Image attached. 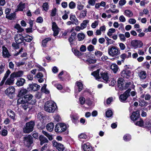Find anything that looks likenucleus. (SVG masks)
I'll return each instance as SVG.
<instances>
[{"label": "nucleus", "mask_w": 151, "mask_h": 151, "mask_svg": "<svg viewBox=\"0 0 151 151\" xmlns=\"http://www.w3.org/2000/svg\"><path fill=\"white\" fill-rule=\"evenodd\" d=\"M57 108L56 104L52 101H48L45 103L44 105L45 110L49 113H53Z\"/></svg>", "instance_id": "obj_1"}, {"label": "nucleus", "mask_w": 151, "mask_h": 151, "mask_svg": "<svg viewBox=\"0 0 151 151\" xmlns=\"http://www.w3.org/2000/svg\"><path fill=\"white\" fill-rule=\"evenodd\" d=\"M108 52L109 55L112 57L116 56L120 54L119 48L113 45H111L108 47Z\"/></svg>", "instance_id": "obj_2"}, {"label": "nucleus", "mask_w": 151, "mask_h": 151, "mask_svg": "<svg viewBox=\"0 0 151 151\" xmlns=\"http://www.w3.org/2000/svg\"><path fill=\"white\" fill-rule=\"evenodd\" d=\"M35 124L34 122L31 121L26 123L23 128V132L25 133H29L33 130Z\"/></svg>", "instance_id": "obj_3"}, {"label": "nucleus", "mask_w": 151, "mask_h": 151, "mask_svg": "<svg viewBox=\"0 0 151 151\" xmlns=\"http://www.w3.org/2000/svg\"><path fill=\"white\" fill-rule=\"evenodd\" d=\"M67 128L66 125L63 123H58L55 126V130L56 132H62L65 131Z\"/></svg>", "instance_id": "obj_4"}, {"label": "nucleus", "mask_w": 151, "mask_h": 151, "mask_svg": "<svg viewBox=\"0 0 151 151\" xmlns=\"http://www.w3.org/2000/svg\"><path fill=\"white\" fill-rule=\"evenodd\" d=\"M131 89H129L126 90L123 94H121L119 97L120 100L122 102H124L127 98L130 96V92Z\"/></svg>", "instance_id": "obj_5"}, {"label": "nucleus", "mask_w": 151, "mask_h": 151, "mask_svg": "<svg viewBox=\"0 0 151 151\" xmlns=\"http://www.w3.org/2000/svg\"><path fill=\"white\" fill-rule=\"evenodd\" d=\"M131 46L134 48H141L143 45V43L140 40H134L131 42Z\"/></svg>", "instance_id": "obj_6"}, {"label": "nucleus", "mask_w": 151, "mask_h": 151, "mask_svg": "<svg viewBox=\"0 0 151 151\" xmlns=\"http://www.w3.org/2000/svg\"><path fill=\"white\" fill-rule=\"evenodd\" d=\"M15 90L14 86H10L5 90V94L8 97H11L14 93Z\"/></svg>", "instance_id": "obj_7"}, {"label": "nucleus", "mask_w": 151, "mask_h": 151, "mask_svg": "<svg viewBox=\"0 0 151 151\" xmlns=\"http://www.w3.org/2000/svg\"><path fill=\"white\" fill-rule=\"evenodd\" d=\"M53 146L56 147L59 151H66V150L65 147H64L63 145L55 141H53Z\"/></svg>", "instance_id": "obj_8"}, {"label": "nucleus", "mask_w": 151, "mask_h": 151, "mask_svg": "<svg viewBox=\"0 0 151 151\" xmlns=\"http://www.w3.org/2000/svg\"><path fill=\"white\" fill-rule=\"evenodd\" d=\"M131 72L130 70L125 69L122 70L120 73L121 76L124 78L128 79L131 76Z\"/></svg>", "instance_id": "obj_9"}, {"label": "nucleus", "mask_w": 151, "mask_h": 151, "mask_svg": "<svg viewBox=\"0 0 151 151\" xmlns=\"http://www.w3.org/2000/svg\"><path fill=\"white\" fill-rule=\"evenodd\" d=\"M24 143L29 146L33 143L32 137L30 135H28L24 137Z\"/></svg>", "instance_id": "obj_10"}, {"label": "nucleus", "mask_w": 151, "mask_h": 151, "mask_svg": "<svg viewBox=\"0 0 151 151\" xmlns=\"http://www.w3.org/2000/svg\"><path fill=\"white\" fill-rule=\"evenodd\" d=\"M24 99L27 101H31L30 103L32 104H35L36 102L35 99L34 98L33 96L30 94L25 95L24 97Z\"/></svg>", "instance_id": "obj_11"}, {"label": "nucleus", "mask_w": 151, "mask_h": 151, "mask_svg": "<svg viewBox=\"0 0 151 151\" xmlns=\"http://www.w3.org/2000/svg\"><path fill=\"white\" fill-rule=\"evenodd\" d=\"M14 38L15 42L17 44L22 43L24 41V37L23 36L19 34L15 35Z\"/></svg>", "instance_id": "obj_12"}, {"label": "nucleus", "mask_w": 151, "mask_h": 151, "mask_svg": "<svg viewBox=\"0 0 151 151\" xmlns=\"http://www.w3.org/2000/svg\"><path fill=\"white\" fill-rule=\"evenodd\" d=\"M14 75L11 74L9 78L7 79L5 83V84L6 85L11 86L14 83L15 80Z\"/></svg>", "instance_id": "obj_13"}, {"label": "nucleus", "mask_w": 151, "mask_h": 151, "mask_svg": "<svg viewBox=\"0 0 151 151\" xmlns=\"http://www.w3.org/2000/svg\"><path fill=\"white\" fill-rule=\"evenodd\" d=\"M2 48V56L4 58H9L11 56V55L9 53L7 49L4 46H3Z\"/></svg>", "instance_id": "obj_14"}, {"label": "nucleus", "mask_w": 151, "mask_h": 151, "mask_svg": "<svg viewBox=\"0 0 151 151\" xmlns=\"http://www.w3.org/2000/svg\"><path fill=\"white\" fill-rule=\"evenodd\" d=\"M52 28L53 31V36L54 37H56L59 34V29L55 22H52Z\"/></svg>", "instance_id": "obj_15"}, {"label": "nucleus", "mask_w": 151, "mask_h": 151, "mask_svg": "<svg viewBox=\"0 0 151 151\" xmlns=\"http://www.w3.org/2000/svg\"><path fill=\"white\" fill-rule=\"evenodd\" d=\"M40 86L36 84H32L29 85L28 89L29 90L36 91L40 88Z\"/></svg>", "instance_id": "obj_16"}, {"label": "nucleus", "mask_w": 151, "mask_h": 151, "mask_svg": "<svg viewBox=\"0 0 151 151\" xmlns=\"http://www.w3.org/2000/svg\"><path fill=\"white\" fill-rule=\"evenodd\" d=\"M138 76L141 80H143L147 77L146 72L145 70H142L138 72L137 73Z\"/></svg>", "instance_id": "obj_17"}, {"label": "nucleus", "mask_w": 151, "mask_h": 151, "mask_svg": "<svg viewBox=\"0 0 151 151\" xmlns=\"http://www.w3.org/2000/svg\"><path fill=\"white\" fill-rule=\"evenodd\" d=\"M139 116V112L138 111L133 112L131 116V120L133 121L136 120Z\"/></svg>", "instance_id": "obj_18"}, {"label": "nucleus", "mask_w": 151, "mask_h": 151, "mask_svg": "<svg viewBox=\"0 0 151 151\" xmlns=\"http://www.w3.org/2000/svg\"><path fill=\"white\" fill-rule=\"evenodd\" d=\"M101 75L102 78L104 81V82L107 83L109 81V78L108 74L107 73H101Z\"/></svg>", "instance_id": "obj_19"}, {"label": "nucleus", "mask_w": 151, "mask_h": 151, "mask_svg": "<svg viewBox=\"0 0 151 151\" xmlns=\"http://www.w3.org/2000/svg\"><path fill=\"white\" fill-rule=\"evenodd\" d=\"M21 102L22 104L21 105V107L24 110H26L28 109L29 110L31 109V108L30 107L31 105H30L28 102H26L23 103V101Z\"/></svg>", "instance_id": "obj_20"}, {"label": "nucleus", "mask_w": 151, "mask_h": 151, "mask_svg": "<svg viewBox=\"0 0 151 151\" xmlns=\"http://www.w3.org/2000/svg\"><path fill=\"white\" fill-rule=\"evenodd\" d=\"M82 148L85 151H91L92 149L91 146L88 142L82 145Z\"/></svg>", "instance_id": "obj_21"}, {"label": "nucleus", "mask_w": 151, "mask_h": 151, "mask_svg": "<svg viewBox=\"0 0 151 151\" xmlns=\"http://www.w3.org/2000/svg\"><path fill=\"white\" fill-rule=\"evenodd\" d=\"M6 113L8 116L12 119L13 120L15 119V114L13 111L10 109H9L7 110Z\"/></svg>", "instance_id": "obj_22"}, {"label": "nucleus", "mask_w": 151, "mask_h": 151, "mask_svg": "<svg viewBox=\"0 0 151 151\" xmlns=\"http://www.w3.org/2000/svg\"><path fill=\"white\" fill-rule=\"evenodd\" d=\"M111 69L114 73L119 70V68L116 63H113L111 66Z\"/></svg>", "instance_id": "obj_23"}, {"label": "nucleus", "mask_w": 151, "mask_h": 151, "mask_svg": "<svg viewBox=\"0 0 151 151\" xmlns=\"http://www.w3.org/2000/svg\"><path fill=\"white\" fill-rule=\"evenodd\" d=\"M75 87L78 89V92H80L83 89V85L81 82L77 81L76 83Z\"/></svg>", "instance_id": "obj_24"}, {"label": "nucleus", "mask_w": 151, "mask_h": 151, "mask_svg": "<svg viewBox=\"0 0 151 151\" xmlns=\"http://www.w3.org/2000/svg\"><path fill=\"white\" fill-rule=\"evenodd\" d=\"M54 127V125L53 123H50L47 124L46 126L47 130L50 132L52 131Z\"/></svg>", "instance_id": "obj_25"}, {"label": "nucleus", "mask_w": 151, "mask_h": 151, "mask_svg": "<svg viewBox=\"0 0 151 151\" xmlns=\"http://www.w3.org/2000/svg\"><path fill=\"white\" fill-rule=\"evenodd\" d=\"M39 139L40 141V144L42 145L44 143L48 142L47 139L42 135H40L39 137Z\"/></svg>", "instance_id": "obj_26"}, {"label": "nucleus", "mask_w": 151, "mask_h": 151, "mask_svg": "<svg viewBox=\"0 0 151 151\" xmlns=\"http://www.w3.org/2000/svg\"><path fill=\"white\" fill-rule=\"evenodd\" d=\"M124 14L129 17H132L133 15L132 12L129 9L126 10L124 12Z\"/></svg>", "instance_id": "obj_27"}, {"label": "nucleus", "mask_w": 151, "mask_h": 151, "mask_svg": "<svg viewBox=\"0 0 151 151\" xmlns=\"http://www.w3.org/2000/svg\"><path fill=\"white\" fill-rule=\"evenodd\" d=\"M123 81V79L121 78H119L118 81V85L120 88H122V89H124L123 88H124V86Z\"/></svg>", "instance_id": "obj_28"}, {"label": "nucleus", "mask_w": 151, "mask_h": 151, "mask_svg": "<svg viewBox=\"0 0 151 151\" xmlns=\"http://www.w3.org/2000/svg\"><path fill=\"white\" fill-rule=\"evenodd\" d=\"M99 70L98 69L97 70L93 71L92 73V75H93L96 79H99L100 78L99 75Z\"/></svg>", "instance_id": "obj_29"}, {"label": "nucleus", "mask_w": 151, "mask_h": 151, "mask_svg": "<svg viewBox=\"0 0 151 151\" xmlns=\"http://www.w3.org/2000/svg\"><path fill=\"white\" fill-rule=\"evenodd\" d=\"M14 75V77H20L22 76L23 74V71L20 70L19 71L17 72H14L12 73Z\"/></svg>", "instance_id": "obj_30"}, {"label": "nucleus", "mask_w": 151, "mask_h": 151, "mask_svg": "<svg viewBox=\"0 0 151 151\" xmlns=\"http://www.w3.org/2000/svg\"><path fill=\"white\" fill-rule=\"evenodd\" d=\"M25 81L24 79L22 78H20L17 81L16 84L19 86H22L24 85Z\"/></svg>", "instance_id": "obj_31"}, {"label": "nucleus", "mask_w": 151, "mask_h": 151, "mask_svg": "<svg viewBox=\"0 0 151 151\" xmlns=\"http://www.w3.org/2000/svg\"><path fill=\"white\" fill-rule=\"evenodd\" d=\"M14 27L17 30V32H21L24 30V29L21 27L19 24H16L14 26Z\"/></svg>", "instance_id": "obj_32"}, {"label": "nucleus", "mask_w": 151, "mask_h": 151, "mask_svg": "<svg viewBox=\"0 0 151 151\" xmlns=\"http://www.w3.org/2000/svg\"><path fill=\"white\" fill-rule=\"evenodd\" d=\"M76 35V33L73 32L72 33L70 38H69V40L71 44H73V41L75 40Z\"/></svg>", "instance_id": "obj_33"}, {"label": "nucleus", "mask_w": 151, "mask_h": 151, "mask_svg": "<svg viewBox=\"0 0 151 151\" xmlns=\"http://www.w3.org/2000/svg\"><path fill=\"white\" fill-rule=\"evenodd\" d=\"M16 14L14 13L10 14H9L6 15V17L10 20L14 19L15 18Z\"/></svg>", "instance_id": "obj_34"}, {"label": "nucleus", "mask_w": 151, "mask_h": 151, "mask_svg": "<svg viewBox=\"0 0 151 151\" xmlns=\"http://www.w3.org/2000/svg\"><path fill=\"white\" fill-rule=\"evenodd\" d=\"M89 22L88 20H84L83 21L82 23L81 24V27L82 29H83L85 28L87 26V24Z\"/></svg>", "instance_id": "obj_35"}, {"label": "nucleus", "mask_w": 151, "mask_h": 151, "mask_svg": "<svg viewBox=\"0 0 151 151\" xmlns=\"http://www.w3.org/2000/svg\"><path fill=\"white\" fill-rule=\"evenodd\" d=\"M84 7V6L82 4L80 1H78L77 2V9L79 10H82Z\"/></svg>", "instance_id": "obj_36"}, {"label": "nucleus", "mask_w": 151, "mask_h": 151, "mask_svg": "<svg viewBox=\"0 0 151 151\" xmlns=\"http://www.w3.org/2000/svg\"><path fill=\"white\" fill-rule=\"evenodd\" d=\"M27 92V90L25 89H22L20 91L19 93V96L21 97L26 94Z\"/></svg>", "instance_id": "obj_37"}, {"label": "nucleus", "mask_w": 151, "mask_h": 151, "mask_svg": "<svg viewBox=\"0 0 151 151\" xmlns=\"http://www.w3.org/2000/svg\"><path fill=\"white\" fill-rule=\"evenodd\" d=\"M85 35L83 33H78L77 35V37L79 41L83 40L84 38Z\"/></svg>", "instance_id": "obj_38"}, {"label": "nucleus", "mask_w": 151, "mask_h": 151, "mask_svg": "<svg viewBox=\"0 0 151 151\" xmlns=\"http://www.w3.org/2000/svg\"><path fill=\"white\" fill-rule=\"evenodd\" d=\"M141 98H145L146 100H149L151 99V96L149 94H143L141 96Z\"/></svg>", "instance_id": "obj_39"}, {"label": "nucleus", "mask_w": 151, "mask_h": 151, "mask_svg": "<svg viewBox=\"0 0 151 151\" xmlns=\"http://www.w3.org/2000/svg\"><path fill=\"white\" fill-rule=\"evenodd\" d=\"M87 11L86 10H83L80 12L79 15L78 16L80 18L84 17L86 15Z\"/></svg>", "instance_id": "obj_40"}, {"label": "nucleus", "mask_w": 151, "mask_h": 151, "mask_svg": "<svg viewBox=\"0 0 151 151\" xmlns=\"http://www.w3.org/2000/svg\"><path fill=\"white\" fill-rule=\"evenodd\" d=\"M47 85L44 84L41 88V91L46 94H48L49 93V91L46 88Z\"/></svg>", "instance_id": "obj_41"}, {"label": "nucleus", "mask_w": 151, "mask_h": 151, "mask_svg": "<svg viewBox=\"0 0 151 151\" xmlns=\"http://www.w3.org/2000/svg\"><path fill=\"white\" fill-rule=\"evenodd\" d=\"M51 38L50 37H48L45 38L42 41V45L44 47H45L47 42L51 40Z\"/></svg>", "instance_id": "obj_42"}, {"label": "nucleus", "mask_w": 151, "mask_h": 151, "mask_svg": "<svg viewBox=\"0 0 151 151\" xmlns=\"http://www.w3.org/2000/svg\"><path fill=\"white\" fill-rule=\"evenodd\" d=\"M116 32V29L114 28H110L109 29L107 33V35L109 37H111L113 33H114Z\"/></svg>", "instance_id": "obj_43"}, {"label": "nucleus", "mask_w": 151, "mask_h": 151, "mask_svg": "<svg viewBox=\"0 0 151 151\" xmlns=\"http://www.w3.org/2000/svg\"><path fill=\"white\" fill-rule=\"evenodd\" d=\"M32 39L33 38L32 37L28 35L24 37V40L28 42H30Z\"/></svg>", "instance_id": "obj_44"}, {"label": "nucleus", "mask_w": 151, "mask_h": 151, "mask_svg": "<svg viewBox=\"0 0 151 151\" xmlns=\"http://www.w3.org/2000/svg\"><path fill=\"white\" fill-rule=\"evenodd\" d=\"M123 139L125 141H128L131 139V135L128 134H125L123 137Z\"/></svg>", "instance_id": "obj_45"}, {"label": "nucleus", "mask_w": 151, "mask_h": 151, "mask_svg": "<svg viewBox=\"0 0 151 151\" xmlns=\"http://www.w3.org/2000/svg\"><path fill=\"white\" fill-rule=\"evenodd\" d=\"M42 8L44 10L47 12L49 9V5L48 3H44L42 5Z\"/></svg>", "instance_id": "obj_46"}, {"label": "nucleus", "mask_w": 151, "mask_h": 151, "mask_svg": "<svg viewBox=\"0 0 151 151\" xmlns=\"http://www.w3.org/2000/svg\"><path fill=\"white\" fill-rule=\"evenodd\" d=\"M119 37L120 40L122 42H124L126 41V38L124 34H119Z\"/></svg>", "instance_id": "obj_47"}, {"label": "nucleus", "mask_w": 151, "mask_h": 151, "mask_svg": "<svg viewBox=\"0 0 151 151\" xmlns=\"http://www.w3.org/2000/svg\"><path fill=\"white\" fill-rule=\"evenodd\" d=\"M105 38L107 41L106 43L107 45H110L111 44H113L115 42L111 39L107 37H105Z\"/></svg>", "instance_id": "obj_48"}, {"label": "nucleus", "mask_w": 151, "mask_h": 151, "mask_svg": "<svg viewBox=\"0 0 151 151\" xmlns=\"http://www.w3.org/2000/svg\"><path fill=\"white\" fill-rule=\"evenodd\" d=\"M42 132L43 134L48 138L50 140H51L52 139H53L52 136L50 135L46 132L42 130Z\"/></svg>", "instance_id": "obj_49"}, {"label": "nucleus", "mask_w": 151, "mask_h": 151, "mask_svg": "<svg viewBox=\"0 0 151 151\" xmlns=\"http://www.w3.org/2000/svg\"><path fill=\"white\" fill-rule=\"evenodd\" d=\"M25 8V4L20 3L18 6V10L22 11Z\"/></svg>", "instance_id": "obj_50"}, {"label": "nucleus", "mask_w": 151, "mask_h": 151, "mask_svg": "<svg viewBox=\"0 0 151 151\" xmlns=\"http://www.w3.org/2000/svg\"><path fill=\"white\" fill-rule=\"evenodd\" d=\"M68 6L70 9H74L76 7V4L73 1H71L69 3Z\"/></svg>", "instance_id": "obj_51"}, {"label": "nucleus", "mask_w": 151, "mask_h": 151, "mask_svg": "<svg viewBox=\"0 0 151 151\" xmlns=\"http://www.w3.org/2000/svg\"><path fill=\"white\" fill-rule=\"evenodd\" d=\"M135 124L140 127H142L143 126L144 122L143 120L140 119L135 123Z\"/></svg>", "instance_id": "obj_52"}, {"label": "nucleus", "mask_w": 151, "mask_h": 151, "mask_svg": "<svg viewBox=\"0 0 151 151\" xmlns=\"http://www.w3.org/2000/svg\"><path fill=\"white\" fill-rule=\"evenodd\" d=\"M99 24V21H95L92 24L91 27L93 28L94 29Z\"/></svg>", "instance_id": "obj_53"}, {"label": "nucleus", "mask_w": 151, "mask_h": 151, "mask_svg": "<svg viewBox=\"0 0 151 151\" xmlns=\"http://www.w3.org/2000/svg\"><path fill=\"white\" fill-rule=\"evenodd\" d=\"M11 73V72L9 70H8L6 72V73H5L4 76L3 78V79L6 80V79L8 77L9 75Z\"/></svg>", "instance_id": "obj_54"}, {"label": "nucleus", "mask_w": 151, "mask_h": 151, "mask_svg": "<svg viewBox=\"0 0 151 151\" xmlns=\"http://www.w3.org/2000/svg\"><path fill=\"white\" fill-rule=\"evenodd\" d=\"M119 46L120 49L122 50H124L126 48L125 45L122 42L119 43Z\"/></svg>", "instance_id": "obj_55"}, {"label": "nucleus", "mask_w": 151, "mask_h": 151, "mask_svg": "<svg viewBox=\"0 0 151 151\" xmlns=\"http://www.w3.org/2000/svg\"><path fill=\"white\" fill-rule=\"evenodd\" d=\"M112 112L111 110H108L106 112V115L107 117H109L112 115Z\"/></svg>", "instance_id": "obj_56"}, {"label": "nucleus", "mask_w": 151, "mask_h": 151, "mask_svg": "<svg viewBox=\"0 0 151 151\" xmlns=\"http://www.w3.org/2000/svg\"><path fill=\"white\" fill-rule=\"evenodd\" d=\"M56 14V9L55 8H53L51 11L50 14V16L51 17H54Z\"/></svg>", "instance_id": "obj_57"}, {"label": "nucleus", "mask_w": 151, "mask_h": 151, "mask_svg": "<svg viewBox=\"0 0 151 151\" xmlns=\"http://www.w3.org/2000/svg\"><path fill=\"white\" fill-rule=\"evenodd\" d=\"M121 58L122 59V61L124 62V60L126 58H128V56L125 53H123L120 56Z\"/></svg>", "instance_id": "obj_58"}, {"label": "nucleus", "mask_w": 151, "mask_h": 151, "mask_svg": "<svg viewBox=\"0 0 151 151\" xmlns=\"http://www.w3.org/2000/svg\"><path fill=\"white\" fill-rule=\"evenodd\" d=\"M8 133L7 131L6 130L4 129L0 132V134L2 136H6Z\"/></svg>", "instance_id": "obj_59"}, {"label": "nucleus", "mask_w": 151, "mask_h": 151, "mask_svg": "<svg viewBox=\"0 0 151 151\" xmlns=\"http://www.w3.org/2000/svg\"><path fill=\"white\" fill-rule=\"evenodd\" d=\"M37 117L40 120L43 119L44 115L41 112L39 113L37 115Z\"/></svg>", "instance_id": "obj_60"}, {"label": "nucleus", "mask_w": 151, "mask_h": 151, "mask_svg": "<svg viewBox=\"0 0 151 151\" xmlns=\"http://www.w3.org/2000/svg\"><path fill=\"white\" fill-rule=\"evenodd\" d=\"M43 77V75L41 73H38L36 76L35 77V78L36 79H38L40 78H42Z\"/></svg>", "instance_id": "obj_61"}, {"label": "nucleus", "mask_w": 151, "mask_h": 151, "mask_svg": "<svg viewBox=\"0 0 151 151\" xmlns=\"http://www.w3.org/2000/svg\"><path fill=\"white\" fill-rule=\"evenodd\" d=\"M78 137L80 139H86L87 138V136L85 134L82 133L78 135Z\"/></svg>", "instance_id": "obj_62"}, {"label": "nucleus", "mask_w": 151, "mask_h": 151, "mask_svg": "<svg viewBox=\"0 0 151 151\" xmlns=\"http://www.w3.org/2000/svg\"><path fill=\"white\" fill-rule=\"evenodd\" d=\"M35 66L38 68V71H44L45 70V69L43 68L39 65H35Z\"/></svg>", "instance_id": "obj_63"}, {"label": "nucleus", "mask_w": 151, "mask_h": 151, "mask_svg": "<svg viewBox=\"0 0 151 151\" xmlns=\"http://www.w3.org/2000/svg\"><path fill=\"white\" fill-rule=\"evenodd\" d=\"M54 120L58 122L60 121L61 118L58 115H55L53 117Z\"/></svg>", "instance_id": "obj_64"}]
</instances>
